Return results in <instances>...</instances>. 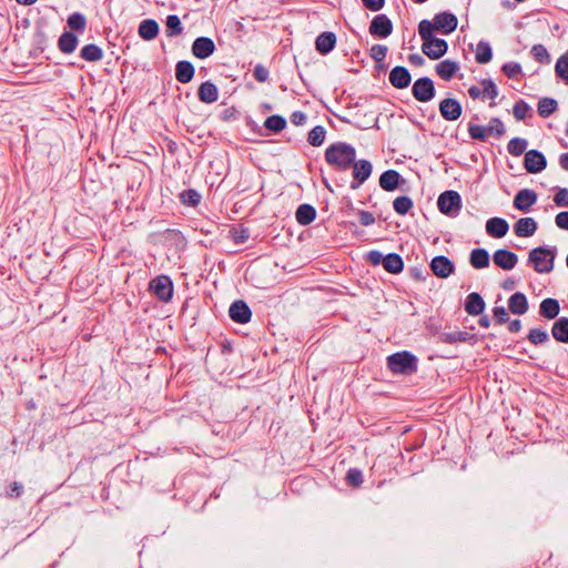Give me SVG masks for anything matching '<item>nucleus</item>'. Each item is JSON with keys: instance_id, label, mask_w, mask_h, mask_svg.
<instances>
[{"instance_id": "29", "label": "nucleus", "mask_w": 568, "mask_h": 568, "mask_svg": "<svg viewBox=\"0 0 568 568\" xmlns=\"http://www.w3.org/2000/svg\"><path fill=\"white\" fill-rule=\"evenodd\" d=\"M560 312L559 302L555 298L548 297L541 301L539 305V314L540 316L547 320H554L558 316Z\"/></svg>"}, {"instance_id": "39", "label": "nucleus", "mask_w": 568, "mask_h": 568, "mask_svg": "<svg viewBox=\"0 0 568 568\" xmlns=\"http://www.w3.org/2000/svg\"><path fill=\"white\" fill-rule=\"evenodd\" d=\"M413 205V200L407 195L397 196L393 202L394 211L399 215H406Z\"/></svg>"}, {"instance_id": "52", "label": "nucleus", "mask_w": 568, "mask_h": 568, "mask_svg": "<svg viewBox=\"0 0 568 568\" xmlns=\"http://www.w3.org/2000/svg\"><path fill=\"white\" fill-rule=\"evenodd\" d=\"M345 481L351 487H359L363 484V474L357 468H351L346 473Z\"/></svg>"}, {"instance_id": "22", "label": "nucleus", "mask_w": 568, "mask_h": 568, "mask_svg": "<svg viewBox=\"0 0 568 568\" xmlns=\"http://www.w3.org/2000/svg\"><path fill=\"white\" fill-rule=\"evenodd\" d=\"M537 222L532 217H521L514 225V232L519 237H528L537 231Z\"/></svg>"}, {"instance_id": "11", "label": "nucleus", "mask_w": 568, "mask_h": 568, "mask_svg": "<svg viewBox=\"0 0 568 568\" xmlns=\"http://www.w3.org/2000/svg\"><path fill=\"white\" fill-rule=\"evenodd\" d=\"M440 115L446 121H456L460 118L463 108L458 100L454 98H446L439 102L438 105Z\"/></svg>"}, {"instance_id": "18", "label": "nucleus", "mask_w": 568, "mask_h": 568, "mask_svg": "<svg viewBox=\"0 0 568 568\" xmlns=\"http://www.w3.org/2000/svg\"><path fill=\"white\" fill-rule=\"evenodd\" d=\"M412 75L407 68L397 65L389 72V82L396 89H405L409 85Z\"/></svg>"}, {"instance_id": "56", "label": "nucleus", "mask_w": 568, "mask_h": 568, "mask_svg": "<svg viewBox=\"0 0 568 568\" xmlns=\"http://www.w3.org/2000/svg\"><path fill=\"white\" fill-rule=\"evenodd\" d=\"M253 77L257 82H266L270 77L268 70L261 63L256 64L253 70Z\"/></svg>"}, {"instance_id": "30", "label": "nucleus", "mask_w": 568, "mask_h": 568, "mask_svg": "<svg viewBox=\"0 0 568 568\" xmlns=\"http://www.w3.org/2000/svg\"><path fill=\"white\" fill-rule=\"evenodd\" d=\"M552 337L564 344H568V317H559L551 326Z\"/></svg>"}, {"instance_id": "55", "label": "nucleus", "mask_w": 568, "mask_h": 568, "mask_svg": "<svg viewBox=\"0 0 568 568\" xmlns=\"http://www.w3.org/2000/svg\"><path fill=\"white\" fill-rule=\"evenodd\" d=\"M501 71L509 78L514 79L521 73V65L517 62H508L501 67Z\"/></svg>"}, {"instance_id": "53", "label": "nucleus", "mask_w": 568, "mask_h": 568, "mask_svg": "<svg viewBox=\"0 0 568 568\" xmlns=\"http://www.w3.org/2000/svg\"><path fill=\"white\" fill-rule=\"evenodd\" d=\"M488 135H496L500 138L505 134V125L499 118H491L489 124L486 126Z\"/></svg>"}, {"instance_id": "58", "label": "nucleus", "mask_w": 568, "mask_h": 568, "mask_svg": "<svg viewBox=\"0 0 568 568\" xmlns=\"http://www.w3.org/2000/svg\"><path fill=\"white\" fill-rule=\"evenodd\" d=\"M23 493V486L18 483V481H13L11 483L7 490H6V496L8 498H19Z\"/></svg>"}, {"instance_id": "50", "label": "nucleus", "mask_w": 568, "mask_h": 568, "mask_svg": "<svg viewBox=\"0 0 568 568\" xmlns=\"http://www.w3.org/2000/svg\"><path fill=\"white\" fill-rule=\"evenodd\" d=\"M528 341L534 345H539L548 342L549 336L548 333L541 328H532L529 331Z\"/></svg>"}, {"instance_id": "42", "label": "nucleus", "mask_w": 568, "mask_h": 568, "mask_svg": "<svg viewBox=\"0 0 568 568\" xmlns=\"http://www.w3.org/2000/svg\"><path fill=\"white\" fill-rule=\"evenodd\" d=\"M325 136V128L322 125H316L308 132L307 141L313 146H320L324 143Z\"/></svg>"}, {"instance_id": "57", "label": "nucleus", "mask_w": 568, "mask_h": 568, "mask_svg": "<svg viewBox=\"0 0 568 568\" xmlns=\"http://www.w3.org/2000/svg\"><path fill=\"white\" fill-rule=\"evenodd\" d=\"M250 239V230L241 226L239 230H233V241L235 244H243Z\"/></svg>"}, {"instance_id": "19", "label": "nucleus", "mask_w": 568, "mask_h": 568, "mask_svg": "<svg viewBox=\"0 0 568 568\" xmlns=\"http://www.w3.org/2000/svg\"><path fill=\"white\" fill-rule=\"evenodd\" d=\"M400 182L405 183L406 181L396 170H387L379 176V186L387 192L395 191L399 187Z\"/></svg>"}, {"instance_id": "33", "label": "nucleus", "mask_w": 568, "mask_h": 568, "mask_svg": "<svg viewBox=\"0 0 568 568\" xmlns=\"http://www.w3.org/2000/svg\"><path fill=\"white\" fill-rule=\"evenodd\" d=\"M315 217L316 210L311 204H301L295 212V219L301 225L311 224Z\"/></svg>"}, {"instance_id": "47", "label": "nucleus", "mask_w": 568, "mask_h": 568, "mask_svg": "<svg viewBox=\"0 0 568 568\" xmlns=\"http://www.w3.org/2000/svg\"><path fill=\"white\" fill-rule=\"evenodd\" d=\"M530 105L524 100L517 101L513 109L514 116L518 121L525 120L526 116L530 114Z\"/></svg>"}, {"instance_id": "36", "label": "nucleus", "mask_w": 568, "mask_h": 568, "mask_svg": "<svg viewBox=\"0 0 568 568\" xmlns=\"http://www.w3.org/2000/svg\"><path fill=\"white\" fill-rule=\"evenodd\" d=\"M80 57L88 62H97L102 60L103 51L97 44L90 43L81 49Z\"/></svg>"}, {"instance_id": "3", "label": "nucleus", "mask_w": 568, "mask_h": 568, "mask_svg": "<svg viewBox=\"0 0 568 568\" xmlns=\"http://www.w3.org/2000/svg\"><path fill=\"white\" fill-rule=\"evenodd\" d=\"M417 362L414 354L402 351L387 357V368L394 374L412 375L417 371Z\"/></svg>"}, {"instance_id": "32", "label": "nucleus", "mask_w": 568, "mask_h": 568, "mask_svg": "<svg viewBox=\"0 0 568 568\" xmlns=\"http://www.w3.org/2000/svg\"><path fill=\"white\" fill-rule=\"evenodd\" d=\"M474 338V335L464 331L444 332L439 335V339L446 344H456L469 342Z\"/></svg>"}, {"instance_id": "49", "label": "nucleus", "mask_w": 568, "mask_h": 568, "mask_svg": "<svg viewBox=\"0 0 568 568\" xmlns=\"http://www.w3.org/2000/svg\"><path fill=\"white\" fill-rule=\"evenodd\" d=\"M468 133L471 139L478 141H486L489 136L486 126L474 123H468Z\"/></svg>"}, {"instance_id": "61", "label": "nucleus", "mask_w": 568, "mask_h": 568, "mask_svg": "<svg viewBox=\"0 0 568 568\" xmlns=\"http://www.w3.org/2000/svg\"><path fill=\"white\" fill-rule=\"evenodd\" d=\"M357 215H358L359 223L363 226H369L375 223L374 215L368 211H364V210L358 211Z\"/></svg>"}, {"instance_id": "34", "label": "nucleus", "mask_w": 568, "mask_h": 568, "mask_svg": "<svg viewBox=\"0 0 568 568\" xmlns=\"http://www.w3.org/2000/svg\"><path fill=\"white\" fill-rule=\"evenodd\" d=\"M469 263L474 268L480 270L489 265V253L485 248H474L469 255Z\"/></svg>"}, {"instance_id": "40", "label": "nucleus", "mask_w": 568, "mask_h": 568, "mask_svg": "<svg viewBox=\"0 0 568 568\" xmlns=\"http://www.w3.org/2000/svg\"><path fill=\"white\" fill-rule=\"evenodd\" d=\"M286 126V120L282 115H270L264 122V128L272 132H281Z\"/></svg>"}, {"instance_id": "45", "label": "nucleus", "mask_w": 568, "mask_h": 568, "mask_svg": "<svg viewBox=\"0 0 568 568\" xmlns=\"http://www.w3.org/2000/svg\"><path fill=\"white\" fill-rule=\"evenodd\" d=\"M480 85L483 88V100L490 99L494 100L498 97V88L491 79H483L480 81Z\"/></svg>"}, {"instance_id": "1", "label": "nucleus", "mask_w": 568, "mask_h": 568, "mask_svg": "<svg viewBox=\"0 0 568 568\" xmlns=\"http://www.w3.org/2000/svg\"><path fill=\"white\" fill-rule=\"evenodd\" d=\"M356 159V150L345 142H336L325 150V161L339 171H347Z\"/></svg>"}, {"instance_id": "59", "label": "nucleus", "mask_w": 568, "mask_h": 568, "mask_svg": "<svg viewBox=\"0 0 568 568\" xmlns=\"http://www.w3.org/2000/svg\"><path fill=\"white\" fill-rule=\"evenodd\" d=\"M554 202L557 206L568 207V189H559L554 196Z\"/></svg>"}, {"instance_id": "4", "label": "nucleus", "mask_w": 568, "mask_h": 568, "mask_svg": "<svg viewBox=\"0 0 568 568\" xmlns=\"http://www.w3.org/2000/svg\"><path fill=\"white\" fill-rule=\"evenodd\" d=\"M556 254V247L538 246L529 252L528 261L534 264V270L537 273H550L554 268Z\"/></svg>"}, {"instance_id": "60", "label": "nucleus", "mask_w": 568, "mask_h": 568, "mask_svg": "<svg viewBox=\"0 0 568 568\" xmlns=\"http://www.w3.org/2000/svg\"><path fill=\"white\" fill-rule=\"evenodd\" d=\"M493 313L497 324H504L509 320L508 313L504 306H495Z\"/></svg>"}, {"instance_id": "5", "label": "nucleus", "mask_w": 568, "mask_h": 568, "mask_svg": "<svg viewBox=\"0 0 568 568\" xmlns=\"http://www.w3.org/2000/svg\"><path fill=\"white\" fill-rule=\"evenodd\" d=\"M425 30L429 29L430 32L437 31L443 34L454 32L458 26L457 17L452 12H440L435 14L434 20L429 21L424 19L419 22L418 27H424Z\"/></svg>"}, {"instance_id": "41", "label": "nucleus", "mask_w": 568, "mask_h": 568, "mask_svg": "<svg viewBox=\"0 0 568 568\" xmlns=\"http://www.w3.org/2000/svg\"><path fill=\"white\" fill-rule=\"evenodd\" d=\"M528 142L523 138H514L507 144V151L514 156H520L527 149Z\"/></svg>"}, {"instance_id": "31", "label": "nucleus", "mask_w": 568, "mask_h": 568, "mask_svg": "<svg viewBox=\"0 0 568 568\" xmlns=\"http://www.w3.org/2000/svg\"><path fill=\"white\" fill-rule=\"evenodd\" d=\"M78 42L73 32L64 31L58 40V48L62 53L70 54L77 49Z\"/></svg>"}, {"instance_id": "25", "label": "nucleus", "mask_w": 568, "mask_h": 568, "mask_svg": "<svg viewBox=\"0 0 568 568\" xmlns=\"http://www.w3.org/2000/svg\"><path fill=\"white\" fill-rule=\"evenodd\" d=\"M459 70V64L452 60H443L436 64L435 71L437 75L444 81H449L454 78Z\"/></svg>"}, {"instance_id": "16", "label": "nucleus", "mask_w": 568, "mask_h": 568, "mask_svg": "<svg viewBox=\"0 0 568 568\" xmlns=\"http://www.w3.org/2000/svg\"><path fill=\"white\" fill-rule=\"evenodd\" d=\"M493 261L498 267L509 271L516 266L518 256L509 250L499 248L494 253Z\"/></svg>"}, {"instance_id": "24", "label": "nucleus", "mask_w": 568, "mask_h": 568, "mask_svg": "<svg viewBox=\"0 0 568 568\" xmlns=\"http://www.w3.org/2000/svg\"><path fill=\"white\" fill-rule=\"evenodd\" d=\"M197 97L203 103H214L219 99V89L212 81H205L200 85Z\"/></svg>"}, {"instance_id": "64", "label": "nucleus", "mask_w": 568, "mask_h": 568, "mask_svg": "<svg viewBox=\"0 0 568 568\" xmlns=\"http://www.w3.org/2000/svg\"><path fill=\"white\" fill-rule=\"evenodd\" d=\"M365 8L371 11H379L384 4L385 0H362Z\"/></svg>"}, {"instance_id": "20", "label": "nucleus", "mask_w": 568, "mask_h": 568, "mask_svg": "<svg viewBox=\"0 0 568 568\" xmlns=\"http://www.w3.org/2000/svg\"><path fill=\"white\" fill-rule=\"evenodd\" d=\"M508 230L509 224L505 219L491 217L486 222V232L493 237H504Z\"/></svg>"}, {"instance_id": "37", "label": "nucleus", "mask_w": 568, "mask_h": 568, "mask_svg": "<svg viewBox=\"0 0 568 568\" xmlns=\"http://www.w3.org/2000/svg\"><path fill=\"white\" fill-rule=\"evenodd\" d=\"M558 108V103L552 98H542L539 100L537 105L538 114L541 118L550 116Z\"/></svg>"}, {"instance_id": "48", "label": "nucleus", "mask_w": 568, "mask_h": 568, "mask_svg": "<svg viewBox=\"0 0 568 568\" xmlns=\"http://www.w3.org/2000/svg\"><path fill=\"white\" fill-rule=\"evenodd\" d=\"M180 200L183 204L196 206L201 201V195L199 194L197 191L189 189L180 194Z\"/></svg>"}, {"instance_id": "63", "label": "nucleus", "mask_w": 568, "mask_h": 568, "mask_svg": "<svg viewBox=\"0 0 568 568\" xmlns=\"http://www.w3.org/2000/svg\"><path fill=\"white\" fill-rule=\"evenodd\" d=\"M367 260L368 262H371L373 265H378V264H383L384 263V260H385V256L379 252V251H369L368 254H367Z\"/></svg>"}, {"instance_id": "2", "label": "nucleus", "mask_w": 568, "mask_h": 568, "mask_svg": "<svg viewBox=\"0 0 568 568\" xmlns=\"http://www.w3.org/2000/svg\"><path fill=\"white\" fill-rule=\"evenodd\" d=\"M418 33L423 40L422 51L432 60L440 59L446 54L448 50V43L446 40L436 38L429 29L425 30L424 27H418Z\"/></svg>"}, {"instance_id": "26", "label": "nucleus", "mask_w": 568, "mask_h": 568, "mask_svg": "<svg viewBox=\"0 0 568 568\" xmlns=\"http://www.w3.org/2000/svg\"><path fill=\"white\" fill-rule=\"evenodd\" d=\"M509 311L515 315H523L528 311V301L524 293H514L508 300Z\"/></svg>"}, {"instance_id": "43", "label": "nucleus", "mask_w": 568, "mask_h": 568, "mask_svg": "<svg viewBox=\"0 0 568 568\" xmlns=\"http://www.w3.org/2000/svg\"><path fill=\"white\" fill-rule=\"evenodd\" d=\"M183 32L181 20L176 14H170L166 18V36H180Z\"/></svg>"}, {"instance_id": "46", "label": "nucleus", "mask_w": 568, "mask_h": 568, "mask_svg": "<svg viewBox=\"0 0 568 568\" xmlns=\"http://www.w3.org/2000/svg\"><path fill=\"white\" fill-rule=\"evenodd\" d=\"M534 59L542 64H548L550 62V55L548 53L547 48L544 44H535L530 50Z\"/></svg>"}, {"instance_id": "28", "label": "nucleus", "mask_w": 568, "mask_h": 568, "mask_svg": "<svg viewBox=\"0 0 568 568\" xmlns=\"http://www.w3.org/2000/svg\"><path fill=\"white\" fill-rule=\"evenodd\" d=\"M138 33L143 40L151 41L159 34V24L153 19L142 20L139 26Z\"/></svg>"}, {"instance_id": "7", "label": "nucleus", "mask_w": 568, "mask_h": 568, "mask_svg": "<svg viewBox=\"0 0 568 568\" xmlns=\"http://www.w3.org/2000/svg\"><path fill=\"white\" fill-rule=\"evenodd\" d=\"M149 290L163 303H168L173 296V282L168 275H160L152 278Z\"/></svg>"}, {"instance_id": "8", "label": "nucleus", "mask_w": 568, "mask_h": 568, "mask_svg": "<svg viewBox=\"0 0 568 568\" xmlns=\"http://www.w3.org/2000/svg\"><path fill=\"white\" fill-rule=\"evenodd\" d=\"M436 93L434 81L428 77L417 79L412 88V94L418 102H429Z\"/></svg>"}, {"instance_id": "38", "label": "nucleus", "mask_w": 568, "mask_h": 568, "mask_svg": "<svg viewBox=\"0 0 568 568\" xmlns=\"http://www.w3.org/2000/svg\"><path fill=\"white\" fill-rule=\"evenodd\" d=\"M493 58V51L488 42L479 41L477 43L475 59L478 63L485 64L488 63Z\"/></svg>"}, {"instance_id": "54", "label": "nucleus", "mask_w": 568, "mask_h": 568, "mask_svg": "<svg viewBox=\"0 0 568 568\" xmlns=\"http://www.w3.org/2000/svg\"><path fill=\"white\" fill-rule=\"evenodd\" d=\"M387 47L384 45V44H374L372 48H371V52H369V55L372 59H374L376 62H382L385 60L386 58V54H387Z\"/></svg>"}, {"instance_id": "62", "label": "nucleus", "mask_w": 568, "mask_h": 568, "mask_svg": "<svg viewBox=\"0 0 568 568\" xmlns=\"http://www.w3.org/2000/svg\"><path fill=\"white\" fill-rule=\"evenodd\" d=\"M555 222L559 229L568 230V211L558 213L555 217Z\"/></svg>"}, {"instance_id": "27", "label": "nucleus", "mask_w": 568, "mask_h": 568, "mask_svg": "<svg viewBox=\"0 0 568 568\" xmlns=\"http://www.w3.org/2000/svg\"><path fill=\"white\" fill-rule=\"evenodd\" d=\"M195 69L190 61L182 60L175 65V78L180 83H189L194 77Z\"/></svg>"}, {"instance_id": "12", "label": "nucleus", "mask_w": 568, "mask_h": 568, "mask_svg": "<svg viewBox=\"0 0 568 568\" xmlns=\"http://www.w3.org/2000/svg\"><path fill=\"white\" fill-rule=\"evenodd\" d=\"M430 270L439 278H447L455 272V264L444 255H437L430 261Z\"/></svg>"}, {"instance_id": "9", "label": "nucleus", "mask_w": 568, "mask_h": 568, "mask_svg": "<svg viewBox=\"0 0 568 568\" xmlns=\"http://www.w3.org/2000/svg\"><path fill=\"white\" fill-rule=\"evenodd\" d=\"M353 169V181L351 182V189H358L372 174L373 165L368 160H354L352 163Z\"/></svg>"}, {"instance_id": "17", "label": "nucleus", "mask_w": 568, "mask_h": 568, "mask_svg": "<svg viewBox=\"0 0 568 568\" xmlns=\"http://www.w3.org/2000/svg\"><path fill=\"white\" fill-rule=\"evenodd\" d=\"M537 201V193L529 189L520 190L514 199V206L523 212H528Z\"/></svg>"}, {"instance_id": "15", "label": "nucleus", "mask_w": 568, "mask_h": 568, "mask_svg": "<svg viewBox=\"0 0 568 568\" xmlns=\"http://www.w3.org/2000/svg\"><path fill=\"white\" fill-rule=\"evenodd\" d=\"M192 53L199 59H206L215 51V43L209 37H199L192 43Z\"/></svg>"}, {"instance_id": "13", "label": "nucleus", "mask_w": 568, "mask_h": 568, "mask_svg": "<svg viewBox=\"0 0 568 568\" xmlns=\"http://www.w3.org/2000/svg\"><path fill=\"white\" fill-rule=\"evenodd\" d=\"M229 316L235 323L246 324L251 321L252 311L244 301L236 300L229 308Z\"/></svg>"}, {"instance_id": "21", "label": "nucleus", "mask_w": 568, "mask_h": 568, "mask_svg": "<svg viewBox=\"0 0 568 568\" xmlns=\"http://www.w3.org/2000/svg\"><path fill=\"white\" fill-rule=\"evenodd\" d=\"M485 306V301L479 293L473 292L466 297L465 311L471 316L483 314Z\"/></svg>"}, {"instance_id": "51", "label": "nucleus", "mask_w": 568, "mask_h": 568, "mask_svg": "<svg viewBox=\"0 0 568 568\" xmlns=\"http://www.w3.org/2000/svg\"><path fill=\"white\" fill-rule=\"evenodd\" d=\"M555 71L559 78L568 82V52L557 60Z\"/></svg>"}, {"instance_id": "14", "label": "nucleus", "mask_w": 568, "mask_h": 568, "mask_svg": "<svg viewBox=\"0 0 568 568\" xmlns=\"http://www.w3.org/2000/svg\"><path fill=\"white\" fill-rule=\"evenodd\" d=\"M525 169L529 173H539L547 166L545 155L537 150H529L525 154Z\"/></svg>"}, {"instance_id": "23", "label": "nucleus", "mask_w": 568, "mask_h": 568, "mask_svg": "<svg viewBox=\"0 0 568 568\" xmlns=\"http://www.w3.org/2000/svg\"><path fill=\"white\" fill-rule=\"evenodd\" d=\"M336 44V36L333 32L325 31L317 36L315 48L321 54L329 53Z\"/></svg>"}, {"instance_id": "35", "label": "nucleus", "mask_w": 568, "mask_h": 568, "mask_svg": "<svg viewBox=\"0 0 568 568\" xmlns=\"http://www.w3.org/2000/svg\"><path fill=\"white\" fill-rule=\"evenodd\" d=\"M383 267L390 274H399L404 268V262L397 253L385 255Z\"/></svg>"}, {"instance_id": "44", "label": "nucleus", "mask_w": 568, "mask_h": 568, "mask_svg": "<svg viewBox=\"0 0 568 568\" xmlns=\"http://www.w3.org/2000/svg\"><path fill=\"white\" fill-rule=\"evenodd\" d=\"M67 23L71 30L83 32L87 26V19L82 13L74 12L69 16Z\"/></svg>"}, {"instance_id": "10", "label": "nucleus", "mask_w": 568, "mask_h": 568, "mask_svg": "<svg viewBox=\"0 0 568 568\" xmlns=\"http://www.w3.org/2000/svg\"><path fill=\"white\" fill-rule=\"evenodd\" d=\"M393 32V22L390 19L382 13L373 18L369 24V33L377 38H387Z\"/></svg>"}, {"instance_id": "6", "label": "nucleus", "mask_w": 568, "mask_h": 568, "mask_svg": "<svg viewBox=\"0 0 568 568\" xmlns=\"http://www.w3.org/2000/svg\"><path fill=\"white\" fill-rule=\"evenodd\" d=\"M438 210L447 216H457L462 210V196L457 191H445L437 200Z\"/></svg>"}]
</instances>
